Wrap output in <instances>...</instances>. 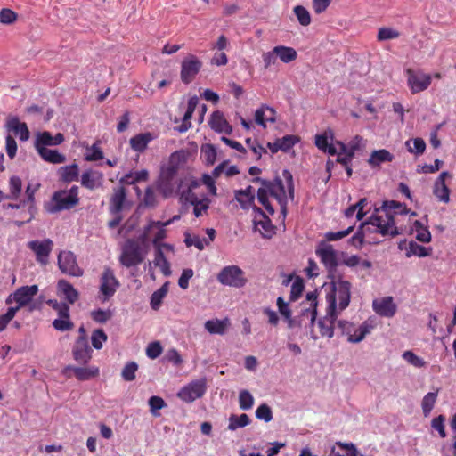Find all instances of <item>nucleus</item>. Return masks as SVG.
Instances as JSON below:
<instances>
[{"label": "nucleus", "instance_id": "nucleus-1", "mask_svg": "<svg viewBox=\"0 0 456 456\" xmlns=\"http://www.w3.org/2000/svg\"><path fill=\"white\" fill-rule=\"evenodd\" d=\"M397 214H407L404 204L395 200L384 201L380 208H375L368 221L362 223L358 231L350 238L349 242L359 248L364 242L367 232H379L382 236L395 237L400 232L395 226Z\"/></svg>", "mask_w": 456, "mask_h": 456}, {"label": "nucleus", "instance_id": "nucleus-2", "mask_svg": "<svg viewBox=\"0 0 456 456\" xmlns=\"http://www.w3.org/2000/svg\"><path fill=\"white\" fill-rule=\"evenodd\" d=\"M331 285L332 293L327 297L329 302L328 308L331 312H337V301H338L339 310L342 311L349 305L352 284L347 281L338 278L336 281L333 280Z\"/></svg>", "mask_w": 456, "mask_h": 456}, {"label": "nucleus", "instance_id": "nucleus-3", "mask_svg": "<svg viewBox=\"0 0 456 456\" xmlns=\"http://www.w3.org/2000/svg\"><path fill=\"white\" fill-rule=\"evenodd\" d=\"M178 152H175L171 155L170 164L161 169L159 181L158 190L165 197L168 198L173 195L177 187V167L172 164L175 157Z\"/></svg>", "mask_w": 456, "mask_h": 456}, {"label": "nucleus", "instance_id": "nucleus-4", "mask_svg": "<svg viewBox=\"0 0 456 456\" xmlns=\"http://www.w3.org/2000/svg\"><path fill=\"white\" fill-rule=\"evenodd\" d=\"M79 189L73 185L69 190H60L53 194L52 200L54 203L51 212L69 210L75 208L79 202Z\"/></svg>", "mask_w": 456, "mask_h": 456}, {"label": "nucleus", "instance_id": "nucleus-5", "mask_svg": "<svg viewBox=\"0 0 456 456\" xmlns=\"http://www.w3.org/2000/svg\"><path fill=\"white\" fill-rule=\"evenodd\" d=\"M216 279L224 286L241 289L248 283L244 271L238 265L224 266L218 273Z\"/></svg>", "mask_w": 456, "mask_h": 456}, {"label": "nucleus", "instance_id": "nucleus-6", "mask_svg": "<svg viewBox=\"0 0 456 456\" xmlns=\"http://www.w3.org/2000/svg\"><path fill=\"white\" fill-rule=\"evenodd\" d=\"M338 328L342 335L347 336V340L351 343H359L364 339L366 335L370 334L374 329V325L369 322H363L360 326L356 327L354 323L347 321H338Z\"/></svg>", "mask_w": 456, "mask_h": 456}, {"label": "nucleus", "instance_id": "nucleus-7", "mask_svg": "<svg viewBox=\"0 0 456 456\" xmlns=\"http://www.w3.org/2000/svg\"><path fill=\"white\" fill-rule=\"evenodd\" d=\"M120 283L113 270L110 267H105L100 277L98 299L102 303L108 302L119 288Z\"/></svg>", "mask_w": 456, "mask_h": 456}, {"label": "nucleus", "instance_id": "nucleus-8", "mask_svg": "<svg viewBox=\"0 0 456 456\" xmlns=\"http://www.w3.org/2000/svg\"><path fill=\"white\" fill-rule=\"evenodd\" d=\"M253 183H260L269 192L270 196L274 198L280 207L281 213L285 216L287 214V195L283 182L281 178L277 177L273 181L263 180L260 177H256L252 180Z\"/></svg>", "mask_w": 456, "mask_h": 456}, {"label": "nucleus", "instance_id": "nucleus-9", "mask_svg": "<svg viewBox=\"0 0 456 456\" xmlns=\"http://www.w3.org/2000/svg\"><path fill=\"white\" fill-rule=\"evenodd\" d=\"M143 259L144 254L140 244L134 240H126L119 256L120 264L126 267H132L140 265Z\"/></svg>", "mask_w": 456, "mask_h": 456}, {"label": "nucleus", "instance_id": "nucleus-10", "mask_svg": "<svg viewBox=\"0 0 456 456\" xmlns=\"http://www.w3.org/2000/svg\"><path fill=\"white\" fill-rule=\"evenodd\" d=\"M37 292V285L21 286L18 288L13 293L8 296L5 303L7 305H10L13 302L16 303V306H12L10 308L16 309L17 313L20 308L28 305Z\"/></svg>", "mask_w": 456, "mask_h": 456}, {"label": "nucleus", "instance_id": "nucleus-11", "mask_svg": "<svg viewBox=\"0 0 456 456\" xmlns=\"http://www.w3.org/2000/svg\"><path fill=\"white\" fill-rule=\"evenodd\" d=\"M207 391V379L201 378L191 381L183 387L177 393V396L185 403H192L202 397Z\"/></svg>", "mask_w": 456, "mask_h": 456}, {"label": "nucleus", "instance_id": "nucleus-12", "mask_svg": "<svg viewBox=\"0 0 456 456\" xmlns=\"http://www.w3.org/2000/svg\"><path fill=\"white\" fill-rule=\"evenodd\" d=\"M253 212L254 230L259 232L263 238L271 239L276 232V227L272 224V221L265 212L257 206H254Z\"/></svg>", "mask_w": 456, "mask_h": 456}, {"label": "nucleus", "instance_id": "nucleus-13", "mask_svg": "<svg viewBox=\"0 0 456 456\" xmlns=\"http://www.w3.org/2000/svg\"><path fill=\"white\" fill-rule=\"evenodd\" d=\"M201 68L202 62L197 56L193 54H189L186 56L181 63L180 77L182 82L186 85L191 83L195 79Z\"/></svg>", "mask_w": 456, "mask_h": 456}, {"label": "nucleus", "instance_id": "nucleus-14", "mask_svg": "<svg viewBox=\"0 0 456 456\" xmlns=\"http://www.w3.org/2000/svg\"><path fill=\"white\" fill-rule=\"evenodd\" d=\"M58 266L61 273L73 277H80L84 272L77 263L76 256L71 251H61L58 255Z\"/></svg>", "mask_w": 456, "mask_h": 456}, {"label": "nucleus", "instance_id": "nucleus-15", "mask_svg": "<svg viewBox=\"0 0 456 456\" xmlns=\"http://www.w3.org/2000/svg\"><path fill=\"white\" fill-rule=\"evenodd\" d=\"M408 86L412 94L422 92L428 88L432 77L422 71H414L411 69L406 70Z\"/></svg>", "mask_w": 456, "mask_h": 456}, {"label": "nucleus", "instance_id": "nucleus-16", "mask_svg": "<svg viewBox=\"0 0 456 456\" xmlns=\"http://www.w3.org/2000/svg\"><path fill=\"white\" fill-rule=\"evenodd\" d=\"M316 255L321 259V262L324 265L329 273L334 272L338 265V256L333 247L327 243H322L316 248Z\"/></svg>", "mask_w": 456, "mask_h": 456}, {"label": "nucleus", "instance_id": "nucleus-17", "mask_svg": "<svg viewBox=\"0 0 456 456\" xmlns=\"http://www.w3.org/2000/svg\"><path fill=\"white\" fill-rule=\"evenodd\" d=\"M28 247L36 255V259L41 265L48 263L49 256L53 250V242L50 239L44 240H31L28 243Z\"/></svg>", "mask_w": 456, "mask_h": 456}, {"label": "nucleus", "instance_id": "nucleus-18", "mask_svg": "<svg viewBox=\"0 0 456 456\" xmlns=\"http://www.w3.org/2000/svg\"><path fill=\"white\" fill-rule=\"evenodd\" d=\"M448 171H443L434 183L433 193L437 200L444 203L450 201V189L445 183L446 178H451Z\"/></svg>", "mask_w": 456, "mask_h": 456}, {"label": "nucleus", "instance_id": "nucleus-19", "mask_svg": "<svg viewBox=\"0 0 456 456\" xmlns=\"http://www.w3.org/2000/svg\"><path fill=\"white\" fill-rule=\"evenodd\" d=\"M74 359L79 363H87L92 358V349L85 337H78L72 350Z\"/></svg>", "mask_w": 456, "mask_h": 456}, {"label": "nucleus", "instance_id": "nucleus-20", "mask_svg": "<svg viewBox=\"0 0 456 456\" xmlns=\"http://www.w3.org/2000/svg\"><path fill=\"white\" fill-rule=\"evenodd\" d=\"M373 309L380 316L393 317L396 313V305L393 301L392 297H385L373 301Z\"/></svg>", "mask_w": 456, "mask_h": 456}, {"label": "nucleus", "instance_id": "nucleus-21", "mask_svg": "<svg viewBox=\"0 0 456 456\" xmlns=\"http://www.w3.org/2000/svg\"><path fill=\"white\" fill-rule=\"evenodd\" d=\"M64 135L61 133H57L54 136L48 131H44L37 134L35 140V148L37 151L40 147L56 146L62 143Z\"/></svg>", "mask_w": 456, "mask_h": 456}, {"label": "nucleus", "instance_id": "nucleus-22", "mask_svg": "<svg viewBox=\"0 0 456 456\" xmlns=\"http://www.w3.org/2000/svg\"><path fill=\"white\" fill-rule=\"evenodd\" d=\"M81 185L90 191L102 186L103 181V174L96 170H86L81 175Z\"/></svg>", "mask_w": 456, "mask_h": 456}, {"label": "nucleus", "instance_id": "nucleus-23", "mask_svg": "<svg viewBox=\"0 0 456 456\" xmlns=\"http://www.w3.org/2000/svg\"><path fill=\"white\" fill-rule=\"evenodd\" d=\"M69 370L73 371L75 377L80 381L88 380L99 375V368L94 366L75 367L72 365H69L63 370V373L69 377V375L68 374V371Z\"/></svg>", "mask_w": 456, "mask_h": 456}, {"label": "nucleus", "instance_id": "nucleus-24", "mask_svg": "<svg viewBox=\"0 0 456 456\" xmlns=\"http://www.w3.org/2000/svg\"><path fill=\"white\" fill-rule=\"evenodd\" d=\"M209 126L214 131L217 133L231 134L232 132V126L228 123L224 114L219 110L214 111L212 113L209 120Z\"/></svg>", "mask_w": 456, "mask_h": 456}, {"label": "nucleus", "instance_id": "nucleus-25", "mask_svg": "<svg viewBox=\"0 0 456 456\" xmlns=\"http://www.w3.org/2000/svg\"><path fill=\"white\" fill-rule=\"evenodd\" d=\"M337 319V312H331L327 308L326 315L320 319L318 326L322 337L332 338L334 335V323Z\"/></svg>", "mask_w": 456, "mask_h": 456}, {"label": "nucleus", "instance_id": "nucleus-26", "mask_svg": "<svg viewBox=\"0 0 456 456\" xmlns=\"http://www.w3.org/2000/svg\"><path fill=\"white\" fill-rule=\"evenodd\" d=\"M307 307H304L301 311V321L308 319L311 325H314L317 317V295L315 292H310L306 295Z\"/></svg>", "mask_w": 456, "mask_h": 456}, {"label": "nucleus", "instance_id": "nucleus-27", "mask_svg": "<svg viewBox=\"0 0 456 456\" xmlns=\"http://www.w3.org/2000/svg\"><path fill=\"white\" fill-rule=\"evenodd\" d=\"M126 199V190L123 186L114 188L113 194L110 200V211L117 215L123 209Z\"/></svg>", "mask_w": 456, "mask_h": 456}, {"label": "nucleus", "instance_id": "nucleus-28", "mask_svg": "<svg viewBox=\"0 0 456 456\" xmlns=\"http://www.w3.org/2000/svg\"><path fill=\"white\" fill-rule=\"evenodd\" d=\"M204 326L210 334L224 335L231 326V320L228 317L222 320L211 319L208 320Z\"/></svg>", "mask_w": 456, "mask_h": 456}, {"label": "nucleus", "instance_id": "nucleus-29", "mask_svg": "<svg viewBox=\"0 0 456 456\" xmlns=\"http://www.w3.org/2000/svg\"><path fill=\"white\" fill-rule=\"evenodd\" d=\"M275 120L276 111L267 105H262L255 112L256 123L263 127H266V122L274 123Z\"/></svg>", "mask_w": 456, "mask_h": 456}, {"label": "nucleus", "instance_id": "nucleus-30", "mask_svg": "<svg viewBox=\"0 0 456 456\" xmlns=\"http://www.w3.org/2000/svg\"><path fill=\"white\" fill-rule=\"evenodd\" d=\"M59 180L65 183H69L78 180L79 168L77 164L61 167L58 169Z\"/></svg>", "mask_w": 456, "mask_h": 456}, {"label": "nucleus", "instance_id": "nucleus-31", "mask_svg": "<svg viewBox=\"0 0 456 456\" xmlns=\"http://www.w3.org/2000/svg\"><path fill=\"white\" fill-rule=\"evenodd\" d=\"M154 139V136L151 133H141L134 137H132L129 141L131 148L137 152H143L148 144Z\"/></svg>", "mask_w": 456, "mask_h": 456}, {"label": "nucleus", "instance_id": "nucleus-32", "mask_svg": "<svg viewBox=\"0 0 456 456\" xmlns=\"http://www.w3.org/2000/svg\"><path fill=\"white\" fill-rule=\"evenodd\" d=\"M9 130L19 136L20 141H27L29 138V130L26 123L20 122L17 117L10 118L7 122Z\"/></svg>", "mask_w": 456, "mask_h": 456}, {"label": "nucleus", "instance_id": "nucleus-33", "mask_svg": "<svg viewBox=\"0 0 456 456\" xmlns=\"http://www.w3.org/2000/svg\"><path fill=\"white\" fill-rule=\"evenodd\" d=\"M37 153L45 162L52 164H61L66 161L65 155L60 153L57 150L48 149L47 147H40Z\"/></svg>", "mask_w": 456, "mask_h": 456}, {"label": "nucleus", "instance_id": "nucleus-34", "mask_svg": "<svg viewBox=\"0 0 456 456\" xmlns=\"http://www.w3.org/2000/svg\"><path fill=\"white\" fill-rule=\"evenodd\" d=\"M225 167L226 163L223 162L215 167V169L212 172V175H209L208 174H204L202 175L201 181L208 187V191L212 195L216 194V187L215 185L214 178L218 177L223 172H224Z\"/></svg>", "mask_w": 456, "mask_h": 456}, {"label": "nucleus", "instance_id": "nucleus-35", "mask_svg": "<svg viewBox=\"0 0 456 456\" xmlns=\"http://www.w3.org/2000/svg\"><path fill=\"white\" fill-rule=\"evenodd\" d=\"M57 287L69 304H74L78 299V292L72 284L66 280H60Z\"/></svg>", "mask_w": 456, "mask_h": 456}, {"label": "nucleus", "instance_id": "nucleus-36", "mask_svg": "<svg viewBox=\"0 0 456 456\" xmlns=\"http://www.w3.org/2000/svg\"><path fill=\"white\" fill-rule=\"evenodd\" d=\"M340 151L338 153L337 161L343 166H348L354 156V152L357 150L356 144H350L349 146L344 143H339Z\"/></svg>", "mask_w": 456, "mask_h": 456}, {"label": "nucleus", "instance_id": "nucleus-37", "mask_svg": "<svg viewBox=\"0 0 456 456\" xmlns=\"http://www.w3.org/2000/svg\"><path fill=\"white\" fill-rule=\"evenodd\" d=\"M274 53L277 59L284 63H289L297 58V53L293 47L285 45H277L274 47Z\"/></svg>", "mask_w": 456, "mask_h": 456}, {"label": "nucleus", "instance_id": "nucleus-38", "mask_svg": "<svg viewBox=\"0 0 456 456\" xmlns=\"http://www.w3.org/2000/svg\"><path fill=\"white\" fill-rule=\"evenodd\" d=\"M394 156L385 149L372 151L368 160L369 164L372 167H378L384 162H391Z\"/></svg>", "mask_w": 456, "mask_h": 456}, {"label": "nucleus", "instance_id": "nucleus-39", "mask_svg": "<svg viewBox=\"0 0 456 456\" xmlns=\"http://www.w3.org/2000/svg\"><path fill=\"white\" fill-rule=\"evenodd\" d=\"M169 282L166 281L159 289L154 291L151 297V307L157 311L159 309L163 299L167 297L168 292Z\"/></svg>", "mask_w": 456, "mask_h": 456}, {"label": "nucleus", "instance_id": "nucleus-40", "mask_svg": "<svg viewBox=\"0 0 456 456\" xmlns=\"http://www.w3.org/2000/svg\"><path fill=\"white\" fill-rule=\"evenodd\" d=\"M199 186V181L191 180L187 190L182 191L181 199L183 200L185 203H189L191 205L200 200L201 198H199L198 195L193 191V190Z\"/></svg>", "mask_w": 456, "mask_h": 456}, {"label": "nucleus", "instance_id": "nucleus-41", "mask_svg": "<svg viewBox=\"0 0 456 456\" xmlns=\"http://www.w3.org/2000/svg\"><path fill=\"white\" fill-rule=\"evenodd\" d=\"M153 262L156 266L159 267L165 276H169L171 274L170 265L159 248L156 250Z\"/></svg>", "mask_w": 456, "mask_h": 456}, {"label": "nucleus", "instance_id": "nucleus-42", "mask_svg": "<svg viewBox=\"0 0 456 456\" xmlns=\"http://www.w3.org/2000/svg\"><path fill=\"white\" fill-rule=\"evenodd\" d=\"M249 423H250V419L247 414L242 413L240 416L232 414L229 418L228 429L233 431L239 428L246 427Z\"/></svg>", "mask_w": 456, "mask_h": 456}, {"label": "nucleus", "instance_id": "nucleus-43", "mask_svg": "<svg viewBox=\"0 0 456 456\" xmlns=\"http://www.w3.org/2000/svg\"><path fill=\"white\" fill-rule=\"evenodd\" d=\"M437 400V392H429L422 399L421 408L425 417L429 416Z\"/></svg>", "mask_w": 456, "mask_h": 456}, {"label": "nucleus", "instance_id": "nucleus-44", "mask_svg": "<svg viewBox=\"0 0 456 456\" xmlns=\"http://www.w3.org/2000/svg\"><path fill=\"white\" fill-rule=\"evenodd\" d=\"M405 146L409 152L416 155L423 154L426 150V142L422 138L408 140L405 142Z\"/></svg>", "mask_w": 456, "mask_h": 456}, {"label": "nucleus", "instance_id": "nucleus-45", "mask_svg": "<svg viewBox=\"0 0 456 456\" xmlns=\"http://www.w3.org/2000/svg\"><path fill=\"white\" fill-rule=\"evenodd\" d=\"M10 194L6 196L9 200H17L21 192L22 182L18 176H12L9 180Z\"/></svg>", "mask_w": 456, "mask_h": 456}, {"label": "nucleus", "instance_id": "nucleus-46", "mask_svg": "<svg viewBox=\"0 0 456 456\" xmlns=\"http://www.w3.org/2000/svg\"><path fill=\"white\" fill-rule=\"evenodd\" d=\"M432 249L430 248H425L419 245L416 242H410L409 248L406 252L408 257L411 256H417L419 257L428 256L431 254Z\"/></svg>", "mask_w": 456, "mask_h": 456}, {"label": "nucleus", "instance_id": "nucleus-47", "mask_svg": "<svg viewBox=\"0 0 456 456\" xmlns=\"http://www.w3.org/2000/svg\"><path fill=\"white\" fill-rule=\"evenodd\" d=\"M235 199L244 210L253 209L254 206H256L255 196H249L239 190L235 191Z\"/></svg>", "mask_w": 456, "mask_h": 456}, {"label": "nucleus", "instance_id": "nucleus-48", "mask_svg": "<svg viewBox=\"0 0 456 456\" xmlns=\"http://www.w3.org/2000/svg\"><path fill=\"white\" fill-rule=\"evenodd\" d=\"M191 206H193L194 216L196 217H200L204 214H207L208 209L209 208L210 206V200L207 196H204L200 200L191 204Z\"/></svg>", "mask_w": 456, "mask_h": 456}, {"label": "nucleus", "instance_id": "nucleus-49", "mask_svg": "<svg viewBox=\"0 0 456 456\" xmlns=\"http://www.w3.org/2000/svg\"><path fill=\"white\" fill-rule=\"evenodd\" d=\"M108 336L102 329L94 330L91 336L92 346L97 350L102 348L103 343L106 342Z\"/></svg>", "mask_w": 456, "mask_h": 456}, {"label": "nucleus", "instance_id": "nucleus-50", "mask_svg": "<svg viewBox=\"0 0 456 456\" xmlns=\"http://www.w3.org/2000/svg\"><path fill=\"white\" fill-rule=\"evenodd\" d=\"M239 405L243 411L250 410L254 405V397L248 390H241L239 395Z\"/></svg>", "mask_w": 456, "mask_h": 456}, {"label": "nucleus", "instance_id": "nucleus-51", "mask_svg": "<svg viewBox=\"0 0 456 456\" xmlns=\"http://www.w3.org/2000/svg\"><path fill=\"white\" fill-rule=\"evenodd\" d=\"M268 195H270L269 192L262 185V187L259 188L258 191H257V200H258L259 203L263 205V207L266 209V211L270 215H273L274 214V208H273V206L271 205V203H270V201L268 200Z\"/></svg>", "mask_w": 456, "mask_h": 456}, {"label": "nucleus", "instance_id": "nucleus-52", "mask_svg": "<svg viewBox=\"0 0 456 456\" xmlns=\"http://www.w3.org/2000/svg\"><path fill=\"white\" fill-rule=\"evenodd\" d=\"M47 305L54 309L59 317H68L69 313V306L64 302H59L56 299H49Z\"/></svg>", "mask_w": 456, "mask_h": 456}, {"label": "nucleus", "instance_id": "nucleus-53", "mask_svg": "<svg viewBox=\"0 0 456 456\" xmlns=\"http://www.w3.org/2000/svg\"><path fill=\"white\" fill-rule=\"evenodd\" d=\"M414 227L416 229V239L421 242H429L431 233L427 227H424L419 221H415Z\"/></svg>", "mask_w": 456, "mask_h": 456}, {"label": "nucleus", "instance_id": "nucleus-54", "mask_svg": "<svg viewBox=\"0 0 456 456\" xmlns=\"http://www.w3.org/2000/svg\"><path fill=\"white\" fill-rule=\"evenodd\" d=\"M294 13L302 26H308L311 23L309 12L302 5L294 7Z\"/></svg>", "mask_w": 456, "mask_h": 456}, {"label": "nucleus", "instance_id": "nucleus-55", "mask_svg": "<svg viewBox=\"0 0 456 456\" xmlns=\"http://www.w3.org/2000/svg\"><path fill=\"white\" fill-rule=\"evenodd\" d=\"M403 359L409 364L417 368H421L426 365V362L411 350L405 351L403 354Z\"/></svg>", "mask_w": 456, "mask_h": 456}, {"label": "nucleus", "instance_id": "nucleus-56", "mask_svg": "<svg viewBox=\"0 0 456 456\" xmlns=\"http://www.w3.org/2000/svg\"><path fill=\"white\" fill-rule=\"evenodd\" d=\"M53 326L59 331L71 330L74 327L73 322L70 321V316L59 317L53 322Z\"/></svg>", "mask_w": 456, "mask_h": 456}, {"label": "nucleus", "instance_id": "nucleus-57", "mask_svg": "<svg viewBox=\"0 0 456 456\" xmlns=\"http://www.w3.org/2000/svg\"><path fill=\"white\" fill-rule=\"evenodd\" d=\"M203 158L208 165H213L216 159V151L212 144H204L201 148Z\"/></svg>", "mask_w": 456, "mask_h": 456}, {"label": "nucleus", "instance_id": "nucleus-58", "mask_svg": "<svg viewBox=\"0 0 456 456\" xmlns=\"http://www.w3.org/2000/svg\"><path fill=\"white\" fill-rule=\"evenodd\" d=\"M112 316L110 310L96 309L91 312L92 319L98 323L107 322Z\"/></svg>", "mask_w": 456, "mask_h": 456}, {"label": "nucleus", "instance_id": "nucleus-59", "mask_svg": "<svg viewBox=\"0 0 456 456\" xmlns=\"http://www.w3.org/2000/svg\"><path fill=\"white\" fill-rule=\"evenodd\" d=\"M138 370V365L134 362H130L125 365L122 370V378L126 381H133L135 379V373Z\"/></svg>", "mask_w": 456, "mask_h": 456}, {"label": "nucleus", "instance_id": "nucleus-60", "mask_svg": "<svg viewBox=\"0 0 456 456\" xmlns=\"http://www.w3.org/2000/svg\"><path fill=\"white\" fill-rule=\"evenodd\" d=\"M17 13L9 8H3L0 11V23L2 24H12L17 20Z\"/></svg>", "mask_w": 456, "mask_h": 456}, {"label": "nucleus", "instance_id": "nucleus-61", "mask_svg": "<svg viewBox=\"0 0 456 456\" xmlns=\"http://www.w3.org/2000/svg\"><path fill=\"white\" fill-rule=\"evenodd\" d=\"M256 417L258 419H262L265 422L271 421L273 419V412L271 408L267 404L262 403L256 410Z\"/></svg>", "mask_w": 456, "mask_h": 456}, {"label": "nucleus", "instance_id": "nucleus-62", "mask_svg": "<svg viewBox=\"0 0 456 456\" xmlns=\"http://www.w3.org/2000/svg\"><path fill=\"white\" fill-rule=\"evenodd\" d=\"M304 282L303 280L299 277H297L291 286V291H290V300L296 301L302 294L304 290Z\"/></svg>", "mask_w": 456, "mask_h": 456}, {"label": "nucleus", "instance_id": "nucleus-63", "mask_svg": "<svg viewBox=\"0 0 456 456\" xmlns=\"http://www.w3.org/2000/svg\"><path fill=\"white\" fill-rule=\"evenodd\" d=\"M354 231V226H349L347 229L339 232H329L325 234V239L329 241L339 240Z\"/></svg>", "mask_w": 456, "mask_h": 456}, {"label": "nucleus", "instance_id": "nucleus-64", "mask_svg": "<svg viewBox=\"0 0 456 456\" xmlns=\"http://www.w3.org/2000/svg\"><path fill=\"white\" fill-rule=\"evenodd\" d=\"M298 137L296 135H285L282 138L279 139V143L281 145L282 151H289L297 142Z\"/></svg>", "mask_w": 456, "mask_h": 456}]
</instances>
